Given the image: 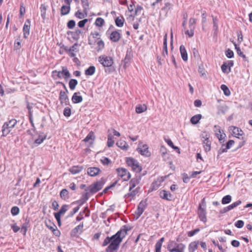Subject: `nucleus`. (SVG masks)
<instances>
[{
  "mask_svg": "<svg viewBox=\"0 0 252 252\" xmlns=\"http://www.w3.org/2000/svg\"><path fill=\"white\" fill-rule=\"evenodd\" d=\"M127 231V229L123 228L112 236L107 237L102 244L103 247L109 245L106 249V252H116L123 239L126 236Z\"/></svg>",
  "mask_w": 252,
  "mask_h": 252,
  "instance_id": "f257e3e1",
  "label": "nucleus"
},
{
  "mask_svg": "<svg viewBox=\"0 0 252 252\" xmlns=\"http://www.w3.org/2000/svg\"><path fill=\"white\" fill-rule=\"evenodd\" d=\"M141 180V177L140 176H137L134 178H133L129 182V192L128 193L126 196L129 197L131 196L132 197H134L136 195V194L138 193L139 191V188H137L133 190V189L135 188L137 185H138L140 183V181Z\"/></svg>",
  "mask_w": 252,
  "mask_h": 252,
  "instance_id": "f03ea898",
  "label": "nucleus"
},
{
  "mask_svg": "<svg viewBox=\"0 0 252 252\" xmlns=\"http://www.w3.org/2000/svg\"><path fill=\"white\" fill-rule=\"evenodd\" d=\"M126 162L127 165L130 167L133 171L135 172H140L142 170V167L138 161L132 158H127Z\"/></svg>",
  "mask_w": 252,
  "mask_h": 252,
  "instance_id": "7ed1b4c3",
  "label": "nucleus"
},
{
  "mask_svg": "<svg viewBox=\"0 0 252 252\" xmlns=\"http://www.w3.org/2000/svg\"><path fill=\"white\" fill-rule=\"evenodd\" d=\"M16 124L17 121L15 119H12L8 122H5L2 126V136H6L8 134Z\"/></svg>",
  "mask_w": 252,
  "mask_h": 252,
  "instance_id": "20e7f679",
  "label": "nucleus"
},
{
  "mask_svg": "<svg viewBox=\"0 0 252 252\" xmlns=\"http://www.w3.org/2000/svg\"><path fill=\"white\" fill-rule=\"evenodd\" d=\"M103 185L104 182L102 181H99L90 186L88 190L91 193H95L102 189Z\"/></svg>",
  "mask_w": 252,
  "mask_h": 252,
  "instance_id": "39448f33",
  "label": "nucleus"
},
{
  "mask_svg": "<svg viewBox=\"0 0 252 252\" xmlns=\"http://www.w3.org/2000/svg\"><path fill=\"white\" fill-rule=\"evenodd\" d=\"M137 151L142 156L148 157L151 155V153L149 150L148 146L146 144L139 143L137 148Z\"/></svg>",
  "mask_w": 252,
  "mask_h": 252,
  "instance_id": "423d86ee",
  "label": "nucleus"
},
{
  "mask_svg": "<svg viewBox=\"0 0 252 252\" xmlns=\"http://www.w3.org/2000/svg\"><path fill=\"white\" fill-rule=\"evenodd\" d=\"M118 176L121 177L124 181H127L130 178L129 172L126 169L120 168L117 169Z\"/></svg>",
  "mask_w": 252,
  "mask_h": 252,
  "instance_id": "0eeeda50",
  "label": "nucleus"
},
{
  "mask_svg": "<svg viewBox=\"0 0 252 252\" xmlns=\"http://www.w3.org/2000/svg\"><path fill=\"white\" fill-rule=\"evenodd\" d=\"M214 131L219 141L222 142H222H223V140L225 137L226 135L223 132V130H221L220 127L218 126H215L214 127Z\"/></svg>",
  "mask_w": 252,
  "mask_h": 252,
  "instance_id": "6e6552de",
  "label": "nucleus"
},
{
  "mask_svg": "<svg viewBox=\"0 0 252 252\" xmlns=\"http://www.w3.org/2000/svg\"><path fill=\"white\" fill-rule=\"evenodd\" d=\"M198 214L200 220L204 222H206L207 221V218L206 216L205 205H203V203H202V205L200 204Z\"/></svg>",
  "mask_w": 252,
  "mask_h": 252,
  "instance_id": "1a4fd4ad",
  "label": "nucleus"
},
{
  "mask_svg": "<svg viewBox=\"0 0 252 252\" xmlns=\"http://www.w3.org/2000/svg\"><path fill=\"white\" fill-rule=\"evenodd\" d=\"M229 130L231 132L232 135L238 138H240V136H242L244 134L243 131L241 129L236 126H230Z\"/></svg>",
  "mask_w": 252,
  "mask_h": 252,
  "instance_id": "9d476101",
  "label": "nucleus"
},
{
  "mask_svg": "<svg viewBox=\"0 0 252 252\" xmlns=\"http://www.w3.org/2000/svg\"><path fill=\"white\" fill-rule=\"evenodd\" d=\"M145 208L146 205L145 203L141 202L139 203L136 211L135 212L134 218L135 219H138L140 217L143 213Z\"/></svg>",
  "mask_w": 252,
  "mask_h": 252,
  "instance_id": "9b49d317",
  "label": "nucleus"
},
{
  "mask_svg": "<svg viewBox=\"0 0 252 252\" xmlns=\"http://www.w3.org/2000/svg\"><path fill=\"white\" fill-rule=\"evenodd\" d=\"M31 29V21L29 19H28L25 23L23 27V34L24 37L27 38L30 35V31Z\"/></svg>",
  "mask_w": 252,
  "mask_h": 252,
  "instance_id": "f8f14e48",
  "label": "nucleus"
},
{
  "mask_svg": "<svg viewBox=\"0 0 252 252\" xmlns=\"http://www.w3.org/2000/svg\"><path fill=\"white\" fill-rule=\"evenodd\" d=\"M95 139V136L93 131H91L83 140V141L88 144V146H91L93 144Z\"/></svg>",
  "mask_w": 252,
  "mask_h": 252,
  "instance_id": "ddd939ff",
  "label": "nucleus"
},
{
  "mask_svg": "<svg viewBox=\"0 0 252 252\" xmlns=\"http://www.w3.org/2000/svg\"><path fill=\"white\" fill-rule=\"evenodd\" d=\"M100 172V169L98 167H91L87 169L88 174L92 177L97 176Z\"/></svg>",
  "mask_w": 252,
  "mask_h": 252,
  "instance_id": "4468645a",
  "label": "nucleus"
},
{
  "mask_svg": "<svg viewBox=\"0 0 252 252\" xmlns=\"http://www.w3.org/2000/svg\"><path fill=\"white\" fill-rule=\"evenodd\" d=\"M234 141L233 140H229L227 142L226 146L223 145L221 146V148L219 151V153L220 154L222 153L226 152L227 150L229 149L232 147V146L234 144Z\"/></svg>",
  "mask_w": 252,
  "mask_h": 252,
  "instance_id": "2eb2a0df",
  "label": "nucleus"
},
{
  "mask_svg": "<svg viewBox=\"0 0 252 252\" xmlns=\"http://www.w3.org/2000/svg\"><path fill=\"white\" fill-rule=\"evenodd\" d=\"M160 197L166 200H171L172 198V194L165 190H162L159 192Z\"/></svg>",
  "mask_w": 252,
  "mask_h": 252,
  "instance_id": "dca6fc26",
  "label": "nucleus"
},
{
  "mask_svg": "<svg viewBox=\"0 0 252 252\" xmlns=\"http://www.w3.org/2000/svg\"><path fill=\"white\" fill-rule=\"evenodd\" d=\"M100 37V33L98 32H92L89 37V43L92 44L93 42H96L99 39Z\"/></svg>",
  "mask_w": 252,
  "mask_h": 252,
  "instance_id": "f3484780",
  "label": "nucleus"
},
{
  "mask_svg": "<svg viewBox=\"0 0 252 252\" xmlns=\"http://www.w3.org/2000/svg\"><path fill=\"white\" fill-rule=\"evenodd\" d=\"M77 44H74L68 50V54L71 57H74L76 54L78 52Z\"/></svg>",
  "mask_w": 252,
  "mask_h": 252,
  "instance_id": "a211bd4d",
  "label": "nucleus"
},
{
  "mask_svg": "<svg viewBox=\"0 0 252 252\" xmlns=\"http://www.w3.org/2000/svg\"><path fill=\"white\" fill-rule=\"evenodd\" d=\"M121 38V34L117 31L113 32L110 35V38L113 42L118 41Z\"/></svg>",
  "mask_w": 252,
  "mask_h": 252,
  "instance_id": "6ab92c4d",
  "label": "nucleus"
},
{
  "mask_svg": "<svg viewBox=\"0 0 252 252\" xmlns=\"http://www.w3.org/2000/svg\"><path fill=\"white\" fill-rule=\"evenodd\" d=\"M60 99L62 103L66 104L68 101V98L65 92L61 91L60 93Z\"/></svg>",
  "mask_w": 252,
  "mask_h": 252,
  "instance_id": "aec40b11",
  "label": "nucleus"
},
{
  "mask_svg": "<svg viewBox=\"0 0 252 252\" xmlns=\"http://www.w3.org/2000/svg\"><path fill=\"white\" fill-rule=\"evenodd\" d=\"M199 244V241H198L191 242L189 246V252H194L197 249Z\"/></svg>",
  "mask_w": 252,
  "mask_h": 252,
  "instance_id": "412c9836",
  "label": "nucleus"
},
{
  "mask_svg": "<svg viewBox=\"0 0 252 252\" xmlns=\"http://www.w3.org/2000/svg\"><path fill=\"white\" fill-rule=\"evenodd\" d=\"M88 13L87 11L83 10V11H81L80 10H78L75 13V16L78 18V19H82L87 16Z\"/></svg>",
  "mask_w": 252,
  "mask_h": 252,
  "instance_id": "4be33fe9",
  "label": "nucleus"
},
{
  "mask_svg": "<svg viewBox=\"0 0 252 252\" xmlns=\"http://www.w3.org/2000/svg\"><path fill=\"white\" fill-rule=\"evenodd\" d=\"M180 51L182 58L184 62L188 60V54L186 48L184 45H181L180 47Z\"/></svg>",
  "mask_w": 252,
  "mask_h": 252,
  "instance_id": "5701e85b",
  "label": "nucleus"
},
{
  "mask_svg": "<svg viewBox=\"0 0 252 252\" xmlns=\"http://www.w3.org/2000/svg\"><path fill=\"white\" fill-rule=\"evenodd\" d=\"M98 61L100 63H109L110 62H112L113 60L111 57L102 55L99 57Z\"/></svg>",
  "mask_w": 252,
  "mask_h": 252,
  "instance_id": "b1692460",
  "label": "nucleus"
},
{
  "mask_svg": "<svg viewBox=\"0 0 252 252\" xmlns=\"http://www.w3.org/2000/svg\"><path fill=\"white\" fill-rule=\"evenodd\" d=\"M83 100V98L81 95H79V93H75L72 97V101L74 103H78L81 102Z\"/></svg>",
  "mask_w": 252,
  "mask_h": 252,
  "instance_id": "393cba45",
  "label": "nucleus"
},
{
  "mask_svg": "<svg viewBox=\"0 0 252 252\" xmlns=\"http://www.w3.org/2000/svg\"><path fill=\"white\" fill-rule=\"evenodd\" d=\"M186 246L182 243L177 244L174 248L173 252H184Z\"/></svg>",
  "mask_w": 252,
  "mask_h": 252,
  "instance_id": "a878e982",
  "label": "nucleus"
},
{
  "mask_svg": "<svg viewBox=\"0 0 252 252\" xmlns=\"http://www.w3.org/2000/svg\"><path fill=\"white\" fill-rule=\"evenodd\" d=\"M46 134H44L43 133L39 134L38 138L35 139L34 144H36L37 145L40 144L43 142V141L46 139Z\"/></svg>",
  "mask_w": 252,
  "mask_h": 252,
  "instance_id": "bb28decb",
  "label": "nucleus"
},
{
  "mask_svg": "<svg viewBox=\"0 0 252 252\" xmlns=\"http://www.w3.org/2000/svg\"><path fill=\"white\" fill-rule=\"evenodd\" d=\"M233 64H222L221 66V69L222 71L224 73L228 74L231 71V67Z\"/></svg>",
  "mask_w": 252,
  "mask_h": 252,
  "instance_id": "cd10ccee",
  "label": "nucleus"
},
{
  "mask_svg": "<svg viewBox=\"0 0 252 252\" xmlns=\"http://www.w3.org/2000/svg\"><path fill=\"white\" fill-rule=\"evenodd\" d=\"M116 145L121 149L126 150L128 147V144L124 140H120L116 143Z\"/></svg>",
  "mask_w": 252,
  "mask_h": 252,
  "instance_id": "c85d7f7f",
  "label": "nucleus"
},
{
  "mask_svg": "<svg viewBox=\"0 0 252 252\" xmlns=\"http://www.w3.org/2000/svg\"><path fill=\"white\" fill-rule=\"evenodd\" d=\"M82 169V166H74L71 167L69 170L72 174H76L81 172Z\"/></svg>",
  "mask_w": 252,
  "mask_h": 252,
  "instance_id": "c756f323",
  "label": "nucleus"
},
{
  "mask_svg": "<svg viewBox=\"0 0 252 252\" xmlns=\"http://www.w3.org/2000/svg\"><path fill=\"white\" fill-rule=\"evenodd\" d=\"M201 118L202 115L201 114L195 115L191 118L190 122L193 125L197 124L201 120Z\"/></svg>",
  "mask_w": 252,
  "mask_h": 252,
  "instance_id": "7c9ffc66",
  "label": "nucleus"
},
{
  "mask_svg": "<svg viewBox=\"0 0 252 252\" xmlns=\"http://www.w3.org/2000/svg\"><path fill=\"white\" fill-rule=\"evenodd\" d=\"M204 150L206 152L210 151L211 148V141L209 139L202 141Z\"/></svg>",
  "mask_w": 252,
  "mask_h": 252,
  "instance_id": "2f4dec72",
  "label": "nucleus"
},
{
  "mask_svg": "<svg viewBox=\"0 0 252 252\" xmlns=\"http://www.w3.org/2000/svg\"><path fill=\"white\" fill-rule=\"evenodd\" d=\"M70 10V7L69 5H63L61 9V14L62 15H65L69 13Z\"/></svg>",
  "mask_w": 252,
  "mask_h": 252,
  "instance_id": "473e14b6",
  "label": "nucleus"
},
{
  "mask_svg": "<svg viewBox=\"0 0 252 252\" xmlns=\"http://www.w3.org/2000/svg\"><path fill=\"white\" fill-rule=\"evenodd\" d=\"M177 243L176 242L174 241H170L167 245V249L170 252H173V249L175 248V247L176 246Z\"/></svg>",
  "mask_w": 252,
  "mask_h": 252,
  "instance_id": "72a5a7b5",
  "label": "nucleus"
},
{
  "mask_svg": "<svg viewBox=\"0 0 252 252\" xmlns=\"http://www.w3.org/2000/svg\"><path fill=\"white\" fill-rule=\"evenodd\" d=\"M147 110L146 105H138L136 107V112L137 113H141L142 112H145Z\"/></svg>",
  "mask_w": 252,
  "mask_h": 252,
  "instance_id": "f704fd0d",
  "label": "nucleus"
},
{
  "mask_svg": "<svg viewBox=\"0 0 252 252\" xmlns=\"http://www.w3.org/2000/svg\"><path fill=\"white\" fill-rule=\"evenodd\" d=\"M167 34L166 33L164 36V41H163V55L164 56L165 54H167Z\"/></svg>",
  "mask_w": 252,
  "mask_h": 252,
  "instance_id": "c9c22d12",
  "label": "nucleus"
},
{
  "mask_svg": "<svg viewBox=\"0 0 252 252\" xmlns=\"http://www.w3.org/2000/svg\"><path fill=\"white\" fill-rule=\"evenodd\" d=\"M83 228V224H80L77 226L72 230V234H76L77 233H80Z\"/></svg>",
  "mask_w": 252,
  "mask_h": 252,
  "instance_id": "e433bc0d",
  "label": "nucleus"
},
{
  "mask_svg": "<svg viewBox=\"0 0 252 252\" xmlns=\"http://www.w3.org/2000/svg\"><path fill=\"white\" fill-rule=\"evenodd\" d=\"M115 143V141L114 140V137L111 134H109L108 135V140H107V146L109 147H112Z\"/></svg>",
  "mask_w": 252,
  "mask_h": 252,
  "instance_id": "4c0bfd02",
  "label": "nucleus"
},
{
  "mask_svg": "<svg viewBox=\"0 0 252 252\" xmlns=\"http://www.w3.org/2000/svg\"><path fill=\"white\" fill-rule=\"evenodd\" d=\"M95 70V67L94 66H91L86 70L85 74L86 75H92L94 74Z\"/></svg>",
  "mask_w": 252,
  "mask_h": 252,
  "instance_id": "58836bf2",
  "label": "nucleus"
},
{
  "mask_svg": "<svg viewBox=\"0 0 252 252\" xmlns=\"http://www.w3.org/2000/svg\"><path fill=\"white\" fill-rule=\"evenodd\" d=\"M198 72L200 74L201 77L206 78L205 69L204 66L203 64H201L199 66Z\"/></svg>",
  "mask_w": 252,
  "mask_h": 252,
  "instance_id": "ea45409f",
  "label": "nucleus"
},
{
  "mask_svg": "<svg viewBox=\"0 0 252 252\" xmlns=\"http://www.w3.org/2000/svg\"><path fill=\"white\" fill-rule=\"evenodd\" d=\"M78 82L76 79H71L69 82V86L70 89L72 90H74Z\"/></svg>",
  "mask_w": 252,
  "mask_h": 252,
  "instance_id": "a19ab883",
  "label": "nucleus"
},
{
  "mask_svg": "<svg viewBox=\"0 0 252 252\" xmlns=\"http://www.w3.org/2000/svg\"><path fill=\"white\" fill-rule=\"evenodd\" d=\"M220 89L223 91L224 94L226 96H229L230 95V91L226 85H221L220 86Z\"/></svg>",
  "mask_w": 252,
  "mask_h": 252,
  "instance_id": "79ce46f5",
  "label": "nucleus"
},
{
  "mask_svg": "<svg viewBox=\"0 0 252 252\" xmlns=\"http://www.w3.org/2000/svg\"><path fill=\"white\" fill-rule=\"evenodd\" d=\"M241 203V201L240 200H238L236 202H235L231 204V205H229L228 206L226 207V210H230L231 209H233V208L236 207L239 205H240Z\"/></svg>",
  "mask_w": 252,
  "mask_h": 252,
  "instance_id": "37998d69",
  "label": "nucleus"
},
{
  "mask_svg": "<svg viewBox=\"0 0 252 252\" xmlns=\"http://www.w3.org/2000/svg\"><path fill=\"white\" fill-rule=\"evenodd\" d=\"M231 201V196L230 195H227L224 196L221 200V203L223 204H228Z\"/></svg>",
  "mask_w": 252,
  "mask_h": 252,
  "instance_id": "c03bdc74",
  "label": "nucleus"
},
{
  "mask_svg": "<svg viewBox=\"0 0 252 252\" xmlns=\"http://www.w3.org/2000/svg\"><path fill=\"white\" fill-rule=\"evenodd\" d=\"M68 192L66 189H63L60 192L61 197L63 199H65L68 197Z\"/></svg>",
  "mask_w": 252,
  "mask_h": 252,
  "instance_id": "a18cd8bd",
  "label": "nucleus"
},
{
  "mask_svg": "<svg viewBox=\"0 0 252 252\" xmlns=\"http://www.w3.org/2000/svg\"><path fill=\"white\" fill-rule=\"evenodd\" d=\"M124 22V19L123 18H120L118 17L115 20L116 25L119 27H122L123 26Z\"/></svg>",
  "mask_w": 252,
  "mask_h": 252,
  "instance_id": "49530a36",
  "label": "nucleus"
},
{
  "mask_svg": "<svg viewBox=\"0 0 252 252\" xmlns=\"http://www.w3.org/2000/svg\"><path fill=\"white\" fill-rule=\"evenodd\" d=\"M104 23V20L101 18H97L95 20V24L97 27H101Z\"/></svg>",
  "mask_w": 252,
  "mask_h": 252,
  "instance_id": "de8ad7c7",
  "label": "nucleus"
},
{
  "mask_svg": "<svg viewBox=\"0 0 252 252\" xmlns=\"http://www.w3.org/2000/svg\"><path fill=\"white\" fill-rule=\"evenodd\" d=\"M103 66L105 68V71L110 72L113 71L114 69L112 66V64H103Z\"/></svg>",
  "mask_w": 252,
  "mask_h": 252,
  "instance_id": "09e8293b",
  "label": "nucleus"
},
{
  "mask_svg": "<svg viewBox=\"0 0 252 252\" xmlns=\"http://www.w3.org/2000/svg\"><path fill=\"white\" fill-rule=\"evenodd\" d=\"M68 208V205H64L62 206L60 211L57 213L61 215H62L65 213V212L67 210Z\"/></svg>",
  "mask_w": 252,
  "mask_h": 252,
  "instance_id": "8fccbe9b",
  "label": "nucleus"
},
{
  "mask_svg": "<svg viewBox=\"0 0 252 252\" xmlns=\"http://www.w3.org/2000/svg\"><path fill=\"white\" fill-rule=\"evenodd\" d=\"M61 71L63 73L65 78H68L70 77V74L68 70L66 68L63 67Z\"/></svg>",
  "mask_w": 252,
  "mask_h": 252,
  "instance_id": "3c124183",
  "label": "nucleus"
},
{
  "mask_svg": "<svg viewBox=\"0 0 252 252\" xmlns=\"http://www.w3.org/2000/svg\"><path fill=\"white\" fill-rule=\"evenodd\" d=\"M209 136H210V135H209V133L206 131L202 132L201 134V138L202 141L203 140H208L209 138Z\"/></svg>",
  "mask_w": 252,
  "mask_h": 252,
  "instance_id": "603ef678",
  "label": "nucleus"
},
{
  "mask_svg": "<svg viewBox=\"0 0 252 252\" xmlns=\"http://www.w3.org/2000/svg\"><path fill=\"white\" fill-rule=\"evenodd\" d=\"M81 3L83 7V9L87 11L89 6L88 0H81Z\"/></svg>",
  "mask_w": 252,
  "mask_h": 252,
  "instance_id": "864d4df0",
  "label": "nucleus"
},
{
  "mask_svg": "<svg viewBox=\"0 0 252 252\" xmlns=\"http://www.w3.org/2000/svg\"><path fill=\"white\" fill-rule=\"evenodd\" d=\"M213 22L214 30L215 31H217L218 29L217 18L216 17L213 16Z\"/></svg>",
  "mask_w": 252,
  "mask_h": 252,
  "instance_id": "5fc2aeb1",
  "label": "nucleus"
},
{
  "mask_svg": "<svg viewBox=\"0 0 252 252\" xmlns=\"http://www.w3.org/2000/svg\"><path fill=\"white\" fill-rule=\"evenodd\" d=\"M11 212L13 215H17L19 213V209L18 207H13L11 209Z\"/></svg>",
  "mask_w": 252,
  "mask_h": 252,
  "instance_id": "6e6d98bb",
  "label": "nucleus"
},
{
  "mask_svg": "<svg viewBox=\"0 0 252 252\" xmlns=\"http://www.w3.org/2000/svg\"><path fill=\"white\" fill-rule=\"evenodd\" d=\"M63 115L65 117H69L71 115V109L68 107H66L63 110Z\"/></svg>",
  "mask_w": 252,
  "mask_h": 252,
  "instance_id": "4d7b16f0",
  "label": "nucleus"
},
{
  "mask_svg": "<svg viewBox=\"0 0 252 252\" xmlns=\"http://www.w3.org/2000/svg\"><path fill=\"white\" fill-rule=\"evenodd\" d=\"M244 225V222L243 221L241 220H238L235 223V226L239 228H241L243 227Z\"/></svg>",
  "mask_w": 252,
  "mask_h": 252,
  "instance_id": "13d9d810",
  "label": "nucleus"
},
{
  "mask_svg": "<svg viewBox=\"0 0 252 252\" xmlns=\"http://www.w3.org/2000/svg\"><path fill=\"white\" fill-rule=\"evenodd\" d=\"M100 160L104 165H108L111 162L110 160L108 158L105 157L102 158Z\"/></svg>",
  "mask_w": 252,
  "mask_h": 252,
  "instance_id": "bf43d9fd",
  "label": "nucleus"
},
{
  "mask_svg": "<svg viewBox=\"0 0 252 252\" xmlns=\"http://www.w3.org/2000/svg\"><path fill=\"white\" fill-rule=\"evenodd\" d=\"M88 19H85L83 20L79 21L78 23V25L80 28H83L84 27L85 24L88 22Z\"/></svg>",
  "mask_w": 252,
  "mask_h": 252,
  "instance_id": "052dcab7",
  "label": "nucleus"
},
{
  "mask_svg": "<svg viewBox=\"0 0 252 252\" xmlns=\"http://www.w3.org/2000/svg\"><path fill=\"white\" fill-rule=\"evenodd\" d=\"M75 26V22L74 20H70L67 23V27L69 29H73Z\"/></svg>",
  "mask_w": 252,
  "mask_h": 252,
  "instance_id": "680f3d73",
  "label": "nucleus"
},
{
  "mask_svg": "<svg viewBox=\"0 0 252 252\" xmlns=\"http://www.w3.org/2000/svg\"><path fill=\"white\" fill-rule=\"evenodd\" d=\"M225 55L227 58H231L233 56L234 54H233V52L232 51H231L230 49H228L226 51Z\"/></svg>",
  "mask_w": 252,
  "mask_h": 252,
  "instance_id": "e2e57ef3",
  "label": "nucleus"
},
{
  "mask_svg": "<svg viewBox=\"0 0 252 252\" xmlns=\"http://www.w3.org/2000/svg\"><path fill=\"white\" fill-rule=\"evenodd\" d=\"M41 15L42 17L44 19L45 17V13H46V7L45 5H42L41 6Z\"/></svg>",
  "mask_w": 252,
  "mask_h": 252,
  "instance_id": "0e129e2a",
  "label": "nucleus"
},
{
  "mask_svg": "<svg viewBox=\"0 0 252 252\" xmlns=\"http://www.w3.org/2000/svg\"><path fill=\"white\" fill-rule=\"evenodd\" d=\"M14 48L16 50H19L21 48V42L19 41H16L14 43Z\"/></svg>",
  "mask_w": 252,
  "mask_h": 252,
  "instance_id": "69168bd1",
  "label": "nucleus"
},
{
  "mask_svg": "<svg viewBox=\"0 0 252 252\" xmlns=\"http://www.w3.org/2000/svg\"><path fill=\"white\" fill-rule=\"evenodd\" d=\"M97 44L98 45L99 49H101L104 47V44L103 41L101 40H98L97 41Z\"/></svg>",
  "mask_w": 252,
  "mask_h": 252,
  "instance_id": "338daca9",
  "label": "nucleus"
},
{
  "mask_svg": "<svg viewBox=\"0 0 252 252\" xmlns=\"http://www.w3.org/2000/svg\"><path fill=\"white\" fill-rule=\"evenodd\" d=\"M162 244L160 243H157L156 244V252H161Z\"/></svg>",
  "mask_w": 252,
  "mask_h": 252,
  "instance_id": "774afa93",
  "label": "nucleus"
}]
</instances>
